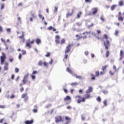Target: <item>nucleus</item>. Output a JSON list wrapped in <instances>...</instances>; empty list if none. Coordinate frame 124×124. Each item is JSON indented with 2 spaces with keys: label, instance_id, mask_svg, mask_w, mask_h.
I'll return each mask as SVG.
<instances>
[{
  "label": "nucleus",
  "instance_id": "1",
  "mask_svg": "<svg viewBox=\"0 0 124 124\" xmlns=\"http://www.w3.org/2000/svg\"><path fill=\"white\" fill-rule=\"evenodd\" d=\"M66 71L69 72V73H70V74H72V75L73 76H74V77H76V78H77V79H80V80H82V79H83L82 78V76H77V75H76V74H74L73 73V72L72 71V70L70 69H69V68H67L66 69Z\"/></svg>",
  "mask_w": 124,
  "mask_h": 124
},
{
  "label": "nucleus",
  "instance_id": "2",
  "mask_svg": "<svg viewBox=\"0 0 124 124\" xmlns=\"http://www.w3.org/2000/svg\"><path fill=\"white\" fill-rule=\"evenodd\" d=\"M42 64H43L44 67L48 68V63L46 62H43L42 60H40L38 62L37 65H38V66H42Z\"/></svg>",
  "mask_w": 124,
  "mask_h": 124
},
{
  "label": "nucleus",
  "instance_id": "3",
  "mask_svg": "<svg viewBox=\"0 0 124 124\" xmlns=\"http://www.w3.org/2000/svg\"><path fill=\"white\" fill-rule=\"evenodd\" d=\"M2 55L0 57V64L2 65L3 64V62H4V61H5V59H6V55H5V53L2 52Z\"/></svg>",
  "mask_w": 124,
  "mask_h": 124
},
{
  "label": "nucleus",
  "instance_id": "4",
  "mask_svg": "<svg viewBox=\"0 0 124 124\" xmlns=\"http://www.w3.org/2000/svg\"><path fill=\"white\" fill-rule=\"evenodd\" d=\"M29 75H30V74H27L24 76L22 79L23 85H26V84H27V82H28V78H29Z\"/></svg>",
  "mask_w": 124,
  "mask_h": 124
},
{
  "label": "nucleus",
  "instance_id": "5",
  "mask_svg": "<svg viewBox=\"0 0 124 124\" xmlns=\"http://www.w3.org/2000/svg\"><path fill=\"white\" fill-rule=\"evenodd\" d=\"M73 44H69L66 47V49L65 50V54H67L69 52H70V50H71V46H72Z\"/></svg>",
  "mask_w": 124,
  "mask_h": 124
},
{
  "label": "nucleus",
  "instance_id": "6",
  "mask_svg": "<svg viewBox=\"0 0 124 124\" xmlns=\"http://www.w3.org/2000/svg\"><path fill=\"white\" fill-rule=\"evenodd\" d=\"M104 45L105 47V49L106 50H108V47L109 46H110V43H109V41L107 40V43H106L105 42H104Z\"/></svg>",
  "mask_w": 124,
  "mask_h": 124
},
{
  "label": "nucleus",
  "instance_id": "7",
  "mask_svg": "<svg viewBox=\"0 0 124 124\" xmlns=\"http://www.w3.org/2000/svg\"><path fill=\"white\" fill-rule=\"evenodd\" d=\"M73 13H74V10L73 9L72 10V13H70L69 12H67L66 14V18H68L69 16H72L73 15Z\"/></svg>",
  "mask_w": 124,
  "mask_h": 124
},
{
  "label": "nucleus",
  "instance_id": "8",
  "mask_svg": "<svg viewBox=\"0 0 124 124\" xmlns=\"http://www.w3.org/2000/svg\"><path fill=\"white\" fill-rule=\"evenodd\" d=\"M55 123H60V122H62L61 116L56 117H55Z\"/></svg>",
  "mask_w": 124,
  "mask_h": 124
},
{
  "label": "nucleus",
  "instance_id": "9",
  "mask_svg": "<svg viewBox=\"0 0 124 124\" xmlns=\"http://www.w3.org/2000/svg\"><path fill=\"white\" fill-rule=\"evenodd\" d=\"M92 12L93 15H95L96 13H97V8H93L92 9Z\"/></svg>",
  "mask_w": 124,
  "mask_h": 124
},
{
  "label": "nucleus",
  "instance_id": "10",
  "mask_svg": "<svg viewBox=\"0 0 124 124\" xmlns=\"http://www.w3.org/2000/svg\"><path fill=\"white\" fill-rule=\"evenodd\" d=\"M8 65H9L8 63L7 62L5 63V65L4 66V68H3V70L4 71H6L8 70Z\"/></svg>",
  "mask_w": 124,
  "mask_h": 124
},
{
  "label": "nucleus",
  "instance_id": "11",
  "mask_svg": "<svg viewBox=\"0 0 124 124\" xmlns=\"http://www.w3.org/2000/svg\"><path fill=\"white\" fill-rule=\"evenodd\" d=\"M92 92H93V88L91 86H89L88 90H86V93H92Z\"/></svg>",
  "mask_w": 124,
  "mask_h": 124
},
{
  "label": "nucleus",
  "instance_id": "12",
  "mask_svg": "<svg viewBox=\"0 0 124 124\" xmlns=\"http://www.w3.org/2000/svg\"><path fill=\"white\" fill-rule=\"evenodd\" d=\"M124 51H123L122 50H120V58L119 59L120 61H122V59H123V58H124Z\"/></svg>",
  "mask_w": 124,
  "mask_h": 124
},
{
  "label": "nucleus",
  "instance_id": "13",
  "mask_svg": "<svg viewBox=\"0 0 124 124\" xmlns=\"http://www.w3.org/2000/svg\"><path fill=\"white\" fill-rule=\"evenodd\" d=\"M33 123V120H31L30 121L27 120L25 121L24 124H32Z\"/></svg>",
  "mask_w": 124,
  "mask_h": 124
},
{
  "label": "nucleus",
  "instance_id": "14",
  "mask_svg": "<svg viewBox=\"0 0 124 124\" xmlns=\"http://www.w3.org/2000/svg\"><path fill=\"white\" fill-rule=\"evenodd\" d=\"M47 30H48V31H51L52 30L53 31H56L57 30L55 28H53L52 26H50L47 28Z\"/></svg>",
  "mask_w": 124,
  "mask_h": 124
},
{
  "label": "nucleus",
  "instance_id": "15",
  "mask_svg": "<svg viewBox=\"0 0 124 124\" xmlns=\"http://www.w3.org/2000/svg\"><path fill=\"white\" fill-rule=\"evenodd\" d=\"M35 42L38 45H39V44H40L41 43V40L39 38H37L35 39Z\"/></svg>",
  "mask_w": 124,
  "mask_h": 124
},
{
  "label": "nucleus",
  "instance_id": "16",
  "mask_svg": "<svg viewBox=\"0 0 124 124\" xmlns=\"http://www.w3.org/2000/svg\"><path fill=\"white\" fill-rule=\"evenodd\" d=\"M124 5V1L123 0H120L118 1V5L119 6H123Z\"/></svg>",
  "mask_w": 124,
  "mask_h": 124
},
{
  "label": "nucleus",
  "instance_id": "17",
  "mask_svg": "<svg viewBox=\"0 0 124 124\" xmlns=\"http://www.w3.org/2000/svg\"><path fill=\"white\" fill-rule=\"evenodd\" d=\"M90 33H92V31H86L85 32H83L82 34L83 35L85 34V35H86V37H87V35H88V34H90Z\"/></svg>",
  "mask_w": 124,
  "mask_h": 124
},
{
  "label": "nucleus",
  "instance_id": "18",
  "mask_svg": "<svg viewBox=\"0 0 124 124\" xmlns=\"http://www.w3.org/2000/svg\"><path fill=\"white\" fill-rule=\"evenodd\" d=\"M81 38H83L84 39L87 38V35L79 37L77 39V40H79V39H81Z\"/></svg>",
  "mask_w": 124,
  "mask_h": 124
},
{
  "label": "nucleus",
  "instance_id": "19",
  "mask_svg": "<svg viewBox=\"0 0 124 124\" xmlns=\"http://www.w3.org/2000/svg\"><path fill=\"white\" fill-rule=\"evenodd\" d=\"M71 98H70V96H66V97L64 98V100L65 101H66V100H70Z\"/></svg>",
  "mask_w": 124,
  "mask_h": 124
},
{
  "label": "nucleus",
  "instance_id": "20",
  "mask_svg": "<svg viewBox=\"0 0 124 124\" xmlns=\"http://www.w3.org/2000/svg\"><path fill=\"white\" fill-rule=\"evenodd\" d=\"M26 47H29V48H31V44L28 42H26Z\"/></svg>",
  "mask_w": 124,
  "mask_h": 124
},
{
  "label": "nucleus",
  "instance_id": "21",
  "mask_svg": "<svg viewBox=\"0 0 124 124\" xmlns=\"http://www.w3.org/2000/svg\"><path fill=\"white\" fill-rule=\"evenodd\" d=\"M116 6H117V5H113L110 7V9H111V11H113V10H114V9H115V8H116Z\"/></svg>",
  "mask_w": 124,
  "mask_h": 124
},
{
  "label": "nucleus",
  "instance_id": "22",
  "mask_svg": "<svg viewBox=\"0 0 124 124\" xmlns=\"http://www.w3.org/2000/svg\"><path fill=\"white\" fill-rule=\"evenodd\" d=\"M119 31L118 30H115V32L114 33V34L116 35V36H118V33H119Z\"/></svg>",
  "mask_w": 124,
  "mask_h": 124
},
{
  "label": "nucleus",
  "instance_id": "23",
  "mask_svg": "<svg viewBox=\"0 0 124 124\" xmlns=\"http://www.w3.org/2000/svg\"><path fill=\"white\" fill-rule=\"evenodd\" d=\"M100 20H101L102 22H104L105 20L104 19V16H101L100 17Z\"/></svg>",
  "mask_w": 124,
  "mask_h": 124
},
{
  "label": "nucleus",
  "instance_id": "24",
  "mask_svg": "<svg viewBox=\"0 0 124 124\" xmlns=\"http://www.w3.org/2000/svg\"><path fill=\"white\" fill-rule=\"evenodd\" d=\"M27 95H28V93H23L21 96V98H25V97L28 96Z\"/></svg>",
  "mask_w": 124,
  "mask_h": 124
},
{
  "label": "nucleus",
  "instance_id": "25",
  "mask_svg": "<svg viewBox=\"0 0 124 124\" xmlns=\"http://www.w3.org/2000/svg\"><path fill=\"white\" fill-rule=\"evenodd\" d=\"M99 76V71H97L95 72V77Z\"/></svg>",
  "mask_w": 124,
  "mask_h": 124
},
{
  "label": "nucleus",
  "instance_id": "26",
  "mask_svg": "<svg viewBox=\"0 0 124 124\" xmlns=\"http://www.w3.org/2000/svg\"><path fill=\"white\" fill-rule=\"evenodd\" d=\"M84 96H85V99H87L88 98H89V97H90L91 95L90 94H86L84 95Z\"/></svg>",
  "mask_w": 124,
  "mask_h": 124
},
{
  "label": "nucleus",
  "instance_id": "27",
  "mask_svg": "<svg viewBox=\"0 0 124 124\" xmlns=\"http://www.w3.org/2000/svg\"><path fill=\"white\" fill-rule=\"evenodd\" d=\"M79 83L77 82H72L70 84L71 86H76L77 85H78Z\"/></svg>",
  "mask_w": 124,
  "mask_h": 124
},
{
  "label": "nucleus",
  "instance_id": "28",
  "mask_svg": "<svg viewBox=\"0 0 124 124\" xmlns=\"http://www.w3.org/2000/svg\"><path fill=\"white\" fill-rule=\"evenodd\" d=\"M6 31L8 33H10V32H11V29L10 28H7Z\"/></svg>",
  "mask_w": 124,
  "mask_h": 124
},
{
  "label": "nucleus",
  "instance_id": "29",
  "mask_svg": "<svg viewBox=\"0 0 124 124\" xmlns=\"http://www.w3.org/2000/svg\"><path fill=\"white\" fill-rule=\"evenodd\" d=\"M81 13H82L81 12H79L77 14V18H79L80 17Z\"/></svg>",
  "mask_w": 124,
  "mask_h": 124
},
{
  "label": "nucleus",
  "instance_id": "30",
  "mask_svg": "<svg viewBox=\"0 0 124 124\" xmlns=\"http://www.w3.org/2000/svg\"><path fill=\"white\" fill-rule=\"evenodd\" d=\"M104 106H107V100H104L103 102Z\"/></svg>",
  "mask_w": 124,
  "mask_h": 124
},
{
  "label": "nucleus",
  "instance_id": "31",
  "mask_svg": "<svg viewBox=\"0 0 124 124\" xmlns=\"http://www.w3.org/2000/svg\"><path fill=\"white\" fill-rule=\"evenodd\" d=\"M55 43H56V44H59V43H60V39H56Z\"/></svg>",
  "mask_w": 124,
  "mask_h": 124
},
{
  "label": "nucleus",
  "instance_id": "32",
  "mask_svg": "<svg viewBox=\"0 0 124 124\" xmlns=\"http://www.w3.org/2000/svg\"><path fill=\"white\" fill-rule=\"evenodd\" d=\"M53 12L54 13H57V12H58V8L57 7H55Z\"/></svg>",
  "mask_w": 124,
  "mask_h": 124
},
{
  "label": "nucleus",
  "instance_id": "33",
  "mask_svg": "<svg viewBox=\"0 0 124 124\" xmlns=\"http://www.w3.org/2000/svg\"><path fill=\"white\" fill-rule=\"evenodd\" d=\"M65 42V40L64 39H62L61 41V44H63Z\"/></svg>",
  "mask_w": 124,
  "mask_h": 124
},
{
  "label": "nucleus",
  "instance_id": "34",
  "mask_svg": "<svg viewBox=\"0 0 124 124\" xmlns=\"http://www.w3.org/2000/svg\"><path fill=\"white\" fill-rule=\"evenodd\" d=\"M4 8V4L1 3V7H0V10H2Z\"/></svg>",
  "mask_w": 124,
  "mask_h": 124
},
{
  "label": "nucleus",
  "instance_id": "35",
  "mask_svg": "<svg viewBox=\"0 0 124 124\" xmlns=\"http://www.w3.org/2000/svg\"><path fill=\"white\" fill-rule=\"evenodd\" d=\"M18 37V38H20V39H23V40H25V38H24V35H22L21 36H19Z\"/></svg>",
  "mask_w": 124,
  "mask_h": 124
},
{
  "label": "nucleus",
  "instance_id": "36",
  "mask_svg": "<svg viewBox=\"0 0 124 124\" xmlns=\"http://www.w3.org/2000/svg\"><path fill=\"white\" fill-rule=\"evenodd\" d=\"M10 52H11V53H13V51H14V48H13V47L10 46Z\"/></svg>",
  "mask_w": 124,
  "mask_h": 124
},
{
  "label": "nucleus",
  "instance_id": "37",
  "mask_svg": "<svg viewBox=\"0 0 124 124\" xmlns=\"http://www.w3.org/2000/svg\"><path fill=\"white\" fill-rule=\"evenodd\" d=\"M103 93H104V94H107V93H108V91H106V90H104L102 91Z\"/></svg>",
  "mask_w": 124,
  "mask_h": 124
},
{
  "label": "nucleus",
  "instance_id": "38",
  "mask_svg": "<svg viewBox=\"0 0 124 124\" xmlns=\"http://www.w3.org/2000/svg\"><path fill=\"white\" fill-rule=\"evenodd\" d=\"M15 72L16 73H18V72H19V68H16L15 69Z\"/></svg>",
  "mask_w": 124,
  "mask_h": 124
},
{
  "label": "nucleus",
  "instance_id": "39",
  "mask_svg": "<svg viewBox=\"0 0 124 124\" xmlns=\"http://www.w3.org/2000/svg\"><path fill=\"white\" fill-rule=\"evenodd\" d=\"M50 55H51L50 52H47L46 54L45 55V57L48 58V57H50Z\"/></svg>",
  "mask_w": 124,
  "mask_h": 124
},
{
  "label": "nucleus",
  "instance_id": "40",
  "mask_svg": "<svg viewBox=\"0 0 124 124\" xmlns=\"http://www.w3.org/2000/svg\"><path fill=\"white\" fill-rule=\"evenodd\" d=\"M21 52H23L22 55H26V54H27V51H26V50H22Z\"/></svg>",
  "mask_w": 124,
  "mask_h": 124
},
{
  "label": "nucleus",
  "instance_id": "41",
  "mask_svg": "<svg viewBox=\"0 0 124 124\" xmlns=\"http://www.w3.org/2000/svg\"><path fill=\"white\" fill-rule=\"evenodd\" d=\"M106 67H107V65L104 66L102 67V70L103 71H104L105 69H106Z\"/></svg>",
  "mask_w": 124,
  "mask_h": 124
},
{
  "label": "nucleus",
  "instance_id": "42",
  "mask_svg": "<svg viewBox=\"0 0 124 124\" xmlns=\"http://www.w3.org/2000/svg\"><path fill=\"white\" fill-rule=\"evenodd\" d=\"M31 77L32 80H34V79H35V76L34 75H31Z\"/></svg>",
  "mask_w": 124,
  "mask_h": 124
},
{
  "label": "nucleus",
  "instance_id": "43",
  "mask_svg": "<svg viewBox=\"0 0 124 124\" xmlns=\"http://www.w3.org/2000/svg\"><path fill=\"white\" fill-rule=\"evenodd\" d=\"M48 63H49V64H50V65L52 64V63H53V59H50V61Z\"/></svg>",
  "mask_w": 124,
  "mask_h": 124
},
{
  "label": "nucleus",
  "instance_id": "44",
  "mask_svg": "<svg viewBox=\"0 0 124 124\" xmlns=\"http://www.w3.org/2000/svg\"><path fill=\"white\" fill-rule=\"evenodd\" d=\"M28 99H29V97H28V96H27L24 98V101H25V102H27V101H28Z\"/></svg>",
  "mask_w": 124,
  "mask_h": 124
},
{
  "label": "nucleus",
  "instance_id": "45",
  "mask_svg": "<svg viewBox=\"0 0 124 124\" xmlns=\"http://www.w3.org/2000/svg\"><path fill=\"white\" fill-rule=\"evenodd\" d=\"M31 16L32 18H36V16L34 14H31Z\"/></svg>",
  "mask_w": 124,
  "mask_h": 124
},
{
  "label": "nucleus",
  "instance_id": "46",
  "mask_svg": "<svg viewBox=\"0 0 124 124\" xmlns=\"http://www.w3.org/2000/svg\"><path fill=\"white\" fill-rule=\"evenodd\" d=\"M84 55H85V56H88V55H89V51H85L84 52Z\"/></svg>",
  "mask_w": 124,
  "mask_h": 124
},
{
  "label": "nucleus",
  "instance_id": "47",
  "mask_svg": "<svg viewBox=\"0 0 124 124\" xmlns=\"http://www.w3.org/2000/svg\"><path fill=\"white\" fill-rule=\"evenodd\" d=\"M85 2H88V3H91L92 2V0H85Z\"/></svg>",
  "mask_w": 124,
  "mask_h": 124
},
{
  "label": "nucleus",
  "instance_id": "48",
  "mask_svg": "<svg viewBox=\"0 0 124 124\" xmlns=\"http://www.w3.org/2000/svg\"><path fill=\"white\" fill-rule=\"evenodd\" d=\"M108 56H109V51H107L106 53V58H108Z\"/></svg>",
  "mask_w": 124,
  "mask_h": 124
},
{
  "label": "nucleus",
  "instance_id": "49",
  "mask_svg": "<svg viewBox=\"0 0 124 124\" xmlns=\"http://www.w3.org/2000/svg\"><path fill=\"white\" fill-rule=\"evenodd\" d=\"M76 24L77 25V26H78V27H81V26H82V24H81L79 22H77Z\"/></svg>",
  "mask_w": 124,
  "mask_h": 124
},
{
  "label": "nucleus",
  "instance_id": "50",
  "mask_svg": "<svg viewBox=\"0 0 124 124\" xmlns=\"http://www.w3.org/2000/svg\"><path fill=\"white\" fill-rule=\"evenodd\" d=\"M119 21H123L124 20V18L123 17L121 16L120 17H118Z\"/></svg>",
  "mask_w": 124,
  "mask_h": 124
},
{
  "label": "nucleus",
  "instance_id": "51",
  "mask_svg": "<svg viewBox=\"0 0 124 124\" xmlns=\"http://www.w3.org/2000/svg\"><path fill=\"white\" fill-rule=\"evenodd\" d=\"M3 29H2V27H1V26H0V32H3Z\"/></svg>",
  "mask_w": 124,
  "mask_h": 124
},
{
  "label": "nucleus",
  "instance_id": "52",
  "mask_svg": "<svg viewBox=\"0 0 124 124\" xmlns=\"http://www.w3.org/2000/svg\"><path fill=\"white\" fill-rule=\"evenodd\" d=\"M75 98H76V99H77V98H78V99H80V98H81V96L77 95V96H76Z\"/></svg>",
  "mask_w": 124,
  "mask_h": 124
},
{
  "label": "nucleus",
  "instance_id": "53",
  "mask_svg": "<svg viewBox=\"0 0 124 124\" xmlns=\"http://www.w3.org/2000/svg\"><path fill=\"white\" fill-rule=\"evenodd\" d=\"M36 73H37V71H33V72L32 73V75H34V74H36Z\"/></svg>",
  "mask_w": 124,
  "mask_h": 124
},
{
  "label": "nucleus",
  "instance_id": "54",
  "mask_svg": "<svg viewBox=\"0 0 124 124\" xmlns=\"http://www.w3.org/2000/svg\"><path fill=\"white\" fill-rule=\"evenodd\" d=\"M5 108V106H2V105H0V109H4Z\"/></svg>",
  "mask_w": 124,
  "mask_h": 124
},
{
  "label": "nucleus",
  "instance_id": "55",
  "mask_svg": "<svg viewBox=\"0 0 124 124\" xmlns=\"http://www.w3.org/2000/svg\"><path fill=\"white\" fill-rule=\"evenodd\" d=\"M104 38H105V39H106V40L108 39V37L107 36V35H106V34L104 35Z\"/></svg>",
  "mask_w": 124,
  "mask_h": 124
},
{
  "label": "nucleus",
  "instance_id": "56",
  "mask_svg": "<svg viewBox=\"0 0 124 124\" xmlns=\"http://www.w3.org/2000/svg\"><path fill=\"white\" fill-rule=\"evenodd\" d=\"M86 100V98H81V102H85V100Z\"/></svg>",
  "mask_w": 124,
  "mask_h": 124
},
{
  "label": "nucleus",
  "instance_id": "57",
  "mask_svg": "<svg viewBox=\"0 0 124 124\" xmlns=\"http://www.w3.org/2000/svg\"><path fill=\"white\" fill-rule=\"evenodd\" d=\"M38 16L39 17L40 19H42V18L43 17V16H42V15L39 14L38 15Z\"/></svg>",
  "mask_w": 124,
  "mask_h": 124
},
{
  "label": "nucleus",
  "instance_id": "58",
  "mask_svg": "<svg viewBox=\"0 0 124 124\" xmlns=\"http://www.w3.org/2000/svg\"><path fill=\"white\" fill-rule=\"evenodd\" d=\"M96 100L98 101H101V99H100V97L98 96Z\"/></svg>",
  "mask_w": 124,
  "mask_h": 124
},
{
  "label": "nucleus",
  "instance_id": "59",
  "mask_svg": "<svg viewBox=\"0 0 124 124\" xmlns=\"http://www.w3.org/2000/svg\"><path fill=\"white\" fill-rule=\"evenodd\" d=\"M9 61L10 62H13V58H9Z\"/></svg>",
  "mask_w": 124,
  "mask_h": 124
},
{
  "label": "nucleus",
  "instance_id": "60",
  "mask_svg": "<svg viewBox=\"0 0 124 124\" xmlns=\"http://www.w3.org/2000/svg\"><path fill=\"white\" fill-rule=\"evenodd\" d=\"M113 69L115 70V72L117 71V69H116V66H115L114 65L113 66Z\"/></svg>",
  "mask_w": 124,
  "mask_h": 124
},
{
  "label": "nucleus",
  "instance_id": "61",
  "mask_svg": "<svg viewBox=\"0 0 124 124\" xmlns=\"http://www.w3.org/2000/svg\"><path fill=\"white\" fill-rule=\"evenodd\" d=\"M33 112L34 113H37V109H34L32 110Z\"/></svg>",
  "mask_w": 124,
  "mask_h": 124
},
{
  "label": "nucleus",
  "instance_id": "62",
  "mask_svg": "<svg viewBox=\"0 0 124 124\" xmlns=\"http://www.w3.org/2000/svg\"><path fill=\"white\" fill-rule=\"evenodd\" d=\"M20 91L21 92V93H23V91H24V88L22 87L20 89Z\"/></svg>",
  "mask_w": 124,
  "mask_h": 124
},
{
  "label": "nucleus",
  "instance_id": "63",
  "mask_svg": "<svg viewBox=\"0 0 124 124\" xmlns=\"http://www.w3.org/2000/svg\"><path fill=\"white\" fill-rule=\"evenodd\" d=\"M55 38H56V39H60V36H59V35H56V36H55Z\"/></svg>",
  "mask_w": 124,
  "mask_h": 124
},
{
  "label": "nucleus",
  "instance_id": "64",
  "mask_svg": "<svg viewBox=\"0 0 124 124\" xmlns=\"http://www.w3.org/2000/svg\"><path fill=\"white\" fill-rule=\"evenodd\" d=\"M91 58H94V55L93 53H91Z\"/></svg>",
  "mask_w": 124,
  "mask_h": 124
}]
</instances>
